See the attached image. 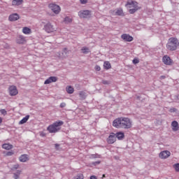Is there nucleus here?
Masks as SVG:
<instances>
[{
  "instance_id": "f03ea898",
  "label": "nucleus",
  "mask_w": 179,
  "mask_h": 179,
  "mask_svg": "<svg viewBox=\"0 0 179 179\" xmlns=\"http://www.w3.org/2000/svg\"><path fill=\"white\" fill-rule=\"evenodd\" d=\"M62 125H64L62 120L55 122L47 127V131H48L50 134H57V132L61 131V127H62Z\"/></svg>"
},
{
  "instance_id": "ea45409f",
  "label": "nucleus",
  "mask_w": 179,
  "mask_h": 179,
  "mask_svg": "<svg viewBox=\"0 0 179 179\" xmlns=\"http://www.w3.org/2000/svg\"><path fill=\"white\" fill-rule=\"evenodd\" d=\"M176 111H177V109H176V108H171V113H174Z\"/></svg>"
},
{
  "instance_id": "e433bc0d",
  "label": "nucleus",
  "mask_w": 179,
  "mask_h": 179,
  "mask_svg": "<svg viewBox=\"0 0 179 179\" xmlns=\"http://www.w3.org/2000/svg\"><path fill=\"white\" fill-rule=\"evenodd\" d=\"M66 103H60V107H61V108H64V107H66Z\"/></svg>"
},
{
  "instance_id": "39448f33",
  "label": "nucleus",
  "mask_w": 179,
  "mask_h": 179,
  "mask_svg": "<svg viewBox=\"0 0 179 179\" xmlns=\"http://www.w3.org/2000/svg\"><path fill=\"white\" fill-rule=\"evenodd\" d=\"M43 30L48 33V34H51L52 33H57L58 28L54 26L52 23L48 22L43 27Z\"/></svg>"
},
{
  "instance_id": "37998d69",
  "label": "nucleus",
  "mask_w": 179,
  "mask_h": 179,
  "mask_svg": "<svg viewBox=\"0 0 179 179\" xmlns=\"http://www.w3.org/2000/svg\"><path fill=\"white\" fill-rule=\"evenodd\" d=\"M160 79L161 80L166 79V76H161Z\"/></svg>"
},
{
  "instance_id": "72a5a7b5",
  "label": "nucleus",
  "mask_w": 179,
  "mask_h": 179,
  "mask_svg": "<svg viewBox=\"0 0 179 179\" xmlns=\"http://www.w3.org/2000/svg\"><path fill=\"white\" fill-rule=\"evenodd\" d=\"M133 64H134V65H136V64H139V59L137 58L134 59Z\"/></svg>"
},
{
  "instance_id": "c85d7f7f",
  "label": "nucleus",
  "mask_w": 179,
  "mask_h": 179,
  "mask_svg": "<svg viewBox=\"0 0 179 179\" xmlns=\"http://www.w3.org/2000/svg\"><path fill=\"white\" fill-rule=\"evenodd\" d=\"M72 22V18L69 17H66L64 18V22L68 24V23H71Z\"/></svg>"
},
{
  "instance_id": "49530a36",
  "label": "nucleus",
  "mask_w": 179,
  "mask_h": 179,
  "mask_svg": "<svg viewBox=\"0 0 179 179\" xmlns=\"http://www.w3.org/2000/svg\"><path fill=\"white\" fill-rule=\"evenodd\" d=\"M3 121V120L2 119V117H0V124Z\"/></svg>"
},
{
  "instance_id": "c756f323",
  "label": "nucleus",
  "mask_w": 179,
  "mask_h": 179,
  "mask_svg": "<svg viewBox=\"0 0 179 179\" xmlns=\"http://www.w3.org/2000/svg\"><path fill=\"white\" fill-rule=\"evenodd\" d=\"M173 169H175V171H176L177 173H179V163L175 164L173 165Z\"/></svg>"
},
{
  "instance_id": "79ce46f5",
  "label": "nucleus",
  "mask_w": 179,
  "mask_h": 179,
  "mask_svg": "<svg viewBox=\"0 0 179 179\" xmlns=\"http://www.w3.org/2000/svg\"><path fill=\"white\" fill-rule=\"evenodd\" d=\"M90 179H97V177H96L95 176H90Z\"/></svg>"
},
{
  "instance_id": "de8ad7c7",
  "label": "nucleus",
  "mask_w": 179,
  "mask_h": 179,
  "mask_svg": "<svg viewBox=\"0 0 179 179\" xmlns=\"http://www.w3.org/2000/svg\"><path fill=\"white\" fill-rule=\"evenodd\" d=\"M102 177H103V178H104L106 177V175L103 174V175L102 176Z\"/></svg>"
},
{
  "instance_id": "1a4fd4ad",
  "label": "nucleus",
  "mask_w": 179,
  "mask_h": 179,
  "mask_svg": "<svg viewBox=\"0 0 179 179\" xmlns=\"http://www.w3.org/2000/svg\"><path fill=\"white\" fill-rule=\"evenodd\" d=\"M106 141H107V143H109V145H113V143H115V142L117 141V138L115 137V134L110 133Z\"/></svg>"
},
{
  "instance_id": "7ed1b4c3",
  "label": "nucleus",
  "mask_w": 179,
  "mask_h": 179,
  "mask_svg": "<svg viewBox=\"0 0 179 179\" xmlns=\"http://www.w3.org/2000/svg\"><path fill=\"white\" fill-rule=\"evenodd\" d=\"M178 45V39L176 38H171L169 39L168 43L166 44L167 50L169 51H176L177 50V47Z\"/></svg>"
},
{
  "instance_id": "58836bf2",
  "label": "nucleus",
  "mask_w": 179,
  "mask_h": 179,
  "mask_svg": "<svg viewBox=\"0 0 179 179\" xmlns=\"http://www.w3.org/2000/svg\"><path fill=\"white\" fill-rule=\"evenodd\" d=\"M13 169H14L15 170H17V169H19V164H15L13 166Z\"/></svg>"
},
{
  "instance_id": "412c9836",
  "label": "nucleus",
  "mask_w": 179,
  "mask_h": 179,
  "mask_svg": "<svg viewBox=\"0 0 179 179\" xmlns=\"http://www.w3.org/2000/svg\"><path fill=\"white\" fill-rule=\"evenodd\" d=\"M22 33L24 34H31V29L27 27H23Z\"/></svg>"
},
{
  "instance_id": "c9c22d12",
  "label": "nucleus",
  "mask_w": 179,
  "mask_h": 179,
  "mask_svg": "<svg viewBox=\"0 0 179 179\" xmlns=\"http://www.w3.org/2000/svg\"><path fill=\"white\" fill-rule=\"evenodd\" d=\"M94 69L97 71H100L101 70V68L100 67V66H97V65L95 66Z\"/></svg>"
},
{
  "instance_id": "4468645a",
  "label": "nucleus",
  "mask_w": 179,
  "mask_h": 179,
  "mask_svg": "<svg viewBox=\"0 0 179 179\" xmlns=\"http://www.w3.org/2000/svg\"><path fill=\"white\" fill-rule=\"evenodd\" d=\"M16 43H17V44H25L26 37H24L22 35L18 36V37L17 38V40H16Z\"/></svg>"
},
{
  "instance_id": "f257e3e1",
  "label": "nucleus",
  "mask_w": 179,
  "mask_h": 179,
  "mask_svg": "<svg viewBox=\"0 0 179 179\" xmlns=\"http://www.w3.org/2000/svg\"><path fill=\"white\" fill-rule=\"evenodd\" d=\"M113 127L115 128H122L129 129L132 127V122L128 117H119L113 122Z\"/></svg>"
},
{
  "instance_id": "5701e85b",
  "label": "nucleus",
  "mask_w": 179,
  "mask_h": 179,
  "mask_svg": "<svg viewBox=\"0 0 179 179\" xmlns=\"http://www.w3.org/2000/svg\"><path fill=\"white\" fill-rule=\"evenodd\" d=\"M115 15L117 16H124V10H122V8H117Z\"/></svg>"
},
{
  "instance_id": "f8f14e48",
  "label": "nucleus",
  "mask_w": 179,
  "mask_h": 179,
  "mask_svg": "<svg viewBox=\"0 0 179 179\" xmlns=\"http://www.w3.org/2000/svg\"><path fill=\"white\" fill-rule=\"evenodd\" d=\"M121 38L124 40V41L131 42L134 40V37L131 36L129 34H123L121 36Z\"/></svg>"
},
{
  "instance_id": "6ab92c4d",
  "label": "nucleus",
  "mask_w": 179,
  "mask_h": 179,
  "mask_svg": "<svg viewBox=\"0 0 179 179\" xmlns=\"http://www.w3.org/2000/svg\"><path fill=\"white\" fill-rule=\"evenodd\" d=\"M2 148L5 149V150H10L13 149V145L9 143H4L2 145Z\"/></svg>"
},
{
  "instance_id": "dca6fc26",
  "label": "nucleus",
  "mask_w": 179,
  "mask_h": 179,
  "mask_svg": "<svg viewBox=\"0 0 179 179\" xmlns=\"http://www.w3.org/2000/svg\"><path fill=\"white\" fill-rule=\"evenodd\" d=\"M19 160L21 162V163H26V162H29V155L26 154L22 155L19 157Z\"/></svg>"
},
{
  "instance_id": "f3484780",
  "label": "nucleus",
  "mask_w": 179,
  "mask_h": 179,
  "mask_svg": "<svg viewBox=\"0 0 179 179\" xmlns=\"http://www.w3.org/2000/svg\"><path fill=\"white\" fill-rule=\"evenodd\" d=\"M115 136L118 139V141H122L125 138V134L122 131L117 132Z\"/></svg>"
},
{
  "instance_id": "2eb2a0df",
  "label": "nucleus",
  "mask_w": 179,
  "mask_h": 179,
  "mask_svg": "<svg viewBox=\"0 0 179 179\" xmlns=\"http://www.w3.org/2000/svg\"><path fill=\"white\" fill-rule=\"evenodd\" d=\"M57 80H58V78L57 77L51 76L48 78L44 83L45 85H50V83H52V82H57Z\"/></svg>"
},
{
  "instance_id": "0eeeda50",
  "label": "nucleus",
  "mask_w": 179,
  "mask_h": 179,
  "mask_svg": "<svg viewBox=\"0 0 179 179\" xmlns=\"http://www.w3.org/2000/svg\"><path fill=\"white\" fill-rule=\"evenodd\" d=\"M92 13V11L89 10H80L78 13V15L81 19H86V17H89Z\"/></svg>"
},
{
  "instance_id": "423d86ee",
  "label": "nucleus",
  "mask_w": 179,
  "mask_h": 179,
  "mask_svg": "<svg viewBox=\"0 0 179 179\" xmlns=\"http://www.w3.org/2000/svg\"><path fill=\"white\" fill-rule=\"evenodd\" d=\"M48 8L53 12V13H55V15H59V13L61 12V7L56 3H50Z\"/></svg>"
},
{
  "instance_id": "9b49d317",
  "label": "nucleus",
  "mask_w": 179,
  "mask_h": 179,
  "mask_svg": "<svg viewBox=\"0 0 179 179\" xmlns=\"http://www.w3.org/2000/svg\"><path fill=\"white\" fill-rule=\"evenodd\" d=\"M171 155V152L169 150H164L159 153V157L160 159H167L168 157H170Z\"/></svg>"
},
{
  "instance_id": "a211bd4d",
  "label": "nucleus",
  "mask_w": 179,
  "mask_h": 179,
  "mask_svg": "<svg viewBox=\"0 0 179 179\" xmlns=\"http://www.w3.org/2000/svg\"><path fill=\"white\" fill-rule=\"evenodd\" d=\"M172 131L177 132L179 129L178 122L177 121H173L171 123Z\"/></svg>"
},
{
  "instance_id": "f704fd0d",
  "label": "nucleus",
  "mask_w": 179,
  "mask_h": 179,
  "mask_svg": "<svg viewBox=\"0 0 179 179\" xmlns=\"http://www.w3.org/2000/svg\"><path fill=\"white\" fill-rule=\"evenodd\" d=\"M80 2L82 5H85V3H87V0H80Z\"/></svg>"
},
{
  "instance_id": "393cba45",
  "label": "nucleus",
  "mask_w": 179,
  "mask_h": 179,
  "mask_svg": "<svg viewBox=\"0 0 179 179\" xmlns=\"http://www.w3.org/2000/svg\"><path fill=\"white\" fill-rule=\"evenodd\" d=\"M103 66L105 69H111V64H110V62H105L103 63Z\"/></svg>"
},
{
  "instance_id": "473e14b6",
  "label": "nucleus",
  "mask_w": 179,
  "mask_h": 179,
  "mask_svg": "<svg viewBox=\"0 0 179 179\" xmlns=\"http://www.w3.org/2000/svg\"><path fill=\"white\" fill-rule=\"evenodd\" d=\"M0 113H1V114H3V115H6V114L8 113L6 112V110H5V109H1V110H0Z\"/></svg>"
},
{
  "instance_id": "a19ab883",
  "label": "nucleus",
  "mask_w": 179,
  "mask_h": 179,
  "mask_svg": "<svg viewBox=\"0 0 179 179\" xmlns=\"http://www.w3.org/2000/svg\"><path fill=\"white\" fill-rule=\"evenodd\" d=\"M103 85H108V81H107V80H103Z\"/></svg>"
},
{
  "instance_id": "4be33fe9",
  "label": "nucleus",
  "mask_w": 179,
  "mask_h": 179,
  "mask_svg": "<svg viewBox=\"0 0 179 179\" xmlns=\"http://www.w3.org/2000/svg\"><path fill=\"white\" fill-rule=\"evenodd\" d=\"M29 118H30V115H26L24 117H23L19 122L20 124H26L27 121H29Z\"/></svg>"
},
{
  "instance_id": "20e7f679",
  "label": "nucleus",
  "mask_w": 179,
  "mask_h": 179,
  "mask_svg": "<svg viewBox=\"0 0 179 179\" xmlns=\"http://www.w3.org/2000/svg\"><path fill=\"white\" fill-rule=\"evenodd\" d=\"M126 6H128L129 8V13H135L136 10H139L141 9V7L138 6V2L132 0H128Z\"/></svg>"
},
{
  "instance_id": "9d476101",
  "label": "nucleus",
  "mask_w": 179,
  "mask_h": 179,
  "mask_svg": "<svg viewBox=\"0 0 179 179\" xmlns=\"http://www.w3.org/2000/svg\"><path fill=\"white\" fill-rule=\"evenodd\" d=\"M162 62L165 64V65H172L173 64V59H171V58H170V57H169V55H164L162 57Z\"/></svg>"
},
{
  "instance_id": "4c0bfd02",
  "label": "nucleus",
  "mask_w": 179,
  "mask_h": 179,
  "mask_svg": "<svg viewBox=\"0 0 179 179\" xmlns=\"http://www.w3.org/2000/svg\"><path fill=\"white\" fill-rule=\"evenodd\" d=\"M40 136L44 137L45 136V133L44 131H41L39 133Z\"/></svg>"
},
{
  "instance_id": "ddd939ff",
  "label": "nucleus",
  "mask_w": 179,
  "mask_h": 179,
  "mask_svg": "<svg viewBox=\"0 0 179 179\" xmlns=\"http://www.w3.org/2000/svg\"><path fill=\"white\" fill-rule=\"evenodd\" d=\"M19 15L17 13H13L10 15V16L8 17V20H10V22H16V20H19Z\"/></svg>"
},
{
  "instance_id": "a878e982",
  "label": "nucleus",
  "mask_w": 179,
  "mask_h": 179,
  "mask_svg": "<svg viewBox=\"0 0 179 179\" xmlns=\"http://www.w3.org/2000/svg\"><path fill=\"white\" fill-rule=\"evenodd\" d=\"M20 174H22V171H17V172L14 173L13 178L19 179Z\"/></svg>"
},
{
  "instance_id": "bb28decb",
  "label": "nucleus",
  "mask_w": 179,
  "mask_h": 179,
  "mask_svg": "<svg viewBox=\"0 0 179 179\" xmlns=\"http://www.w3.org/2000/svg\"><path fill=\"white\" fill-rule=\"evenodd\" d=\"M84 178H85V176H83V173H78L73 178V179H84Z\"/></svg>"
},
{
  "instance_id": "aec40b11",
  "label": "nucleus",
  "mask_w": 179,
  "mask_h": 179,
  "mask_svg": "<svg viewBox=\"0 0 179 179\" xmlns=\"http://www.w3.org/2000/svg\"><path fill=\"white\" fill-rule=\"evenodd\" d=\"M23 3V0H13L12 5L13 6H19Z\"/></svg>"
},
{
  "instance_id": "c03bdc74",
  "label": "nucleus",
  "mask_w": 179,
  "mask_h": 179,
  "mask_svg": "<svg viewBox=\"0 0 179 179\" xmlns=\"http://www.w3.org/2000/svg\"><path fill=\"white\" fill-rule=\"evenodd\" d=\"M93 164H100V161L95 162Z\"/></svg>"
},
{
  "instance_id": "2f4dec72",
  "label": "nucleus",
  "mask_w": 179,
  "mask_h": 179,
  "mask_svg": "<svg viewBox=\"0 0 179 179\" xmlns=\"http://www.w3.org/2000/svg\"><path fill=\"white\" fill-rule=\"evenodd\" d=\"M13 155H15L13 151H8L6 153V156H13Z\"/></svg>"
},
{
  "instance_id": "b1692460",
  "label": "nucleus",
  "mask_w": 179,
  "mask_h": 179,
  "mask_svg": "<svg viewBox=\"0 0 179 179\" xmlns=\"http://www.w3.org/2000/svg\"><path fill=\"white\" fill-rule=\"evenodd\" d=\"M66 92L69 93V94H72L74 92L73 87L72 86L69 85L66 87Z\"/></svg>"
},
{
  "instance_id": "7c9ffc66",
  "label": "nucleus",
  "mask_w": 179,
  "mask_h": 179,
  "mask_svg": "<svg viewBox=\"0 0 179 179\" xmlns=\"http://www.w3.org/2000/svg\"><path fill=\"white\" fill-rule=\"evenodd\" d=\"M79 96L80 97H81L82 99H85V97H86V93L83 91L80 92L79 93Z\"/></svg>"
},
{
  "instance_id": "a18cd8bd",
  "label": "nucleus",
  "mask_w": 179,
  "mask_h": 179,
  "mask_svg": "<svg viewBox=\"0 0 179 179\" xmlns=\"http://www.w3.org/2000/svg\"><path fill=\"white\" fill-rule=\"evenodd\" d=\"M55 146L56 149H58V148H59V144H55Z\"/></svg>"
},
{
  "instance_id": "cd10ccee",
  "label": "nucleus",
  "mask_w": 179,
  "mask_h": 179,
  "mask_svg": "<svg viewBox=\"0 0 179 179\" xmlns=\"http://www.w3.org/2000/svg\"><path fill=\"white\" fill-rule=\"evenodd\" d=\"M81 51L83 52V54H87L88 52H90V50L87 47H83L81 49Z\"/></svg>"
},
{
  "instance_id": "6e6552de",
  "label": "nucleus",
  "mask_w": 179,
  "mask_h": 179,
  "mask_svg": "<svg viewBox=\"0 0 179 179\" xmlns=\"http://www.w3.org/2000/svg\"><path fill=\"white\" fill-rule=\"evenodd\" d=\"M8 92H9L10 96H16L19 93L17 88L15 85L10 86L8 88Z\"/></svg>"
}]
</instances>
